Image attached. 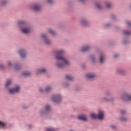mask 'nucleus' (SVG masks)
I'll list each match as a JSON object with an SVG mask.
<instances>
[{
  "label": "nucleus",
  "instance_id": "nucleus-16",
  "mask_svg": "<svg viewBox=\"0 0 131 131\" xmlns=\"http://www.w3.org/2000/svg\"><path fill=\"white\" fill-rule=\"evenodd\" d=\"M110 127L112 129H114L115 130H116V129H118V126L116 125H111L110 126Z\"/></svg>",
  "mask_w": 131,
  "mask_h": 131
},
{
  "label": "nucleus",
  "instance_id": "nucleus-18",
  "mask_svg": "<svg viewBox=\"0 0 131 131\" xmlns=\"http://www.w3.org/2000/svg\"><path fill=\"white\" fill-rule=\"evenodd\" d=\"M6 125H7L6 123H4L0 121V126H1L2 128L6 127Z\"/></svg>",
  "mask_w": 131,
  "mask_h": 131
},
{
  "label": "nucleus",
  "instance_id": "nucleus-37",
  "mask_svg": "<svg viewBox=\"0 0 131 131\" xmlns=\"http://www.w3.org/2000/svg\"><path fill=\"white\" fill-rule=\"evenodd\" d=\"M29 128H31V127H32V126L31 125H29Z\"/></svg>",
  "mask_w": 131,
  "mask_h": 131
},
{
  "label": "nucleus",
  "instance_id": "nucleus-19",
  "mask_svg": "<svg viewBox=\"0 0 131 131\" xmlns=\"http://www.w3.org/2000/svg\"><path fill=\"white\" fill-rule=\"evenodd\" d=\"M30 74H31V73L27 71L23 73V75H24L25 76H29Z\"/></svg>",
  "mask_w": 131,
  "mask_h": 131
},
{
  "label": "nucleus",
  "instance_id": "nucleus-35",
  "mask_svg": "<svg viewBox=\"0 0 131 131\" xmlns=\"http://www.w3.org/2000/svg\"><path fill=\"white\" fill-rule=\"evenodd\" d=\"M9 66H12V64L11 63V62H8Z\"/></svg>",
  "mask_w": 131,
  "mask_h": 131
},
{
  "label": "nucleus",
  "instance_id": "nucleus-20",
  "mask_svg": "<svg viewBox=\"0 0 131 131\" xmlns=\"http://www.w3.org/2000/svg\"><path fill=\"white\" fill-rule=\"evenodd\" d=\"M104 55H101L100 56V62L103 63V62L104 61Z\"/></svg>",
  "mask_w": 131,
  "mask_h": 131
},
{
  "label": "nucleus",
  "instance_id": "nucleus-39",
  "mask_svg": "<svg viewBox=\"0 0 131 131\" xmlns=\"http://www.w3.org/2000/svg\"><path fill=\"white\" fill-rule=\"evenodd\" d=\"M40 93H42V89H40Z\"/></svg>",
  "mask_w": 131,
  "mask_h": 131
},
{
  "label": "nucleus",
  "instance_id": "nucleus-40",
  "mask_svg": "<svg viewBox=\"0 0 131 131\" xmlns=\"http://www.w3.org/2000/svg\"><path fill=\"white\" fill-rule=\"evenodd\" d=\"M80 2H84V0H79Z\"/></svg>",
  "mask_w": 131,
  "mask_h": 131
},
{
  "label": "nucleus",
  "instance_id": "nucleus-38",
  "mask_svg": "<svg viewBox=\"0 0 131 131\" xmlns=\"http://www.w3.org/2000/svg\"><path fill=\"white\" fill-rule=\"evenodd\" d=\"M117 57H118V55H115V56H114V58H117Z\"/></svg>",
  "mask_w": 131,
  "mask_h": 131
},
{
  "label": "nucleus",
  "instance_id": "nucleus-7",
  "mask_svg": "<svg viewBox=\"0 0 131 131\" xmlns=\"http://www.w3.org/2000/svg\"><path fill=\"white\" fill-rule=\"evenodd\" d=\"M31 9L34 10V11H40V6L38 5H34L31 7Z\"/></svg>",
  "mask_w": 131,
  "mask_h": 131
},
{
  "label": "nucleus",
  "instance_id": "nucleus-22",
  "mask_svg": "<svg viewBox=\"0 0 131 131\" xmlns=\"http://www.w3.org/2000/svg\"><path fill=\"white\" fill-rule=\"evenodd\" d=\"M48 31L50 32V33H51V34H52L53 35L56 34V32H55V31H54L52 29H49Z\"/></svg>",
  "mask_w": 131,
  "mask_h": 131
},
{
  "label": "nucleus",
  "instance_id": "nucleus-15",
  "mask_svg": "<svg viewBox=\"0 0 131 131\" xmlns=\"http://www.w3.org/2000/svg\"><path fill=\"white\" fill-rule=\"evenodd\" d=\"M104 118H105L104 115H97V120H103Z\"/></svg>",
  "mask_w": 131,
  "mask_h": 131
},
{
  "label": "nucleus",
  "instance_id": "nucleus-5",
  "mask_svg": "<svg viewBox=\"0 0 131 131\" xmlns=\"http://www.w3.org/2000/svg\"><path fill=\"white\" fill-rule=\"evenodd\" d=\"M19 91H20V87L19 86H17L14 89H10L9 90V93L10 94H15V93H18Z\"/></svg>",
  "mask_w": 131,
  "mask_h": 131
},
{
  "label": "nucleus",
  "instance_id": "nucleus-32",
  "mask_svg": "<svg viewBox=\"0 0 131 131\" xmlns=\"http://www.w3.org/2000/svg\"><path fill=\"white\" fill-rule=\"evenodd\" d=\"M18 24H19V25H21V24H24V21H23V20L20 21L18 23Z\"/></svg>",
  "mask_w": 131,
  "mask_h": 131
},
{
  "label": "nucleus",
  "instance_id": "nucleus-13",
  "mask_svg": "<svg viewBox=\"0 0 131 131\" xmlns=\"http://www.w3.org/2000/svg\"><path fill=\"white\" fill-rule=\"evenodd\" d=\"M50 110H51V106L47 105L45 108V110L42 112L43 113H46V112H48V111H50Z\"/></svg>",
  "mask_w": 131,
  "mask_h": 131
},
{
  "label": "nucleus",
  "instance_id": "nucleus-24",
  "mask_svg": "<svg viewBox=\"0 0 131 131\" xmlns=\"http://www.w3.org/2000/svg\"><path fill=\"white\" fill-rule=\"evenodd\" d=\"M51 90H52V88H51V86H48L46 88V90H45V92H50V91H51Z\"/></svg>",
  "mask_w": 131,
  "mask_h": 131
},
{
  "label": "nucleus",
  "instance_id": "nucleus-2",
  "mask_svg": "<svg viewBox=\"0 0 131 131\" xmlns=\"http://www.w3.org/2000/svg\"><path fill=\"white\" fill-rule=\"evenodd\" d=\"M121 99L123 101H131V95L129 93H125L121 95Z\"/></svg>",
  "mask_w": 131,
  "mask_h": 131
},
{
  "label": "nucleus",
  "instance_id": "nucleus-6",
  "mask_svg": "<svg viewBox=\"0 0 131 131\" xmlns=\"http://www.w3.org/2000/svg\"><path fill=\"white\" fill-rule=\"evenodd\" d=\"M41 37L42 38L45 39V43L46 45H50V43H51V41L49 40L48 38H47V36H46V34H42L41 35Z\"/></svg>",
  "mask_w": 131,
  "mask_h": 131
},
{
  "label": "nucleus",
  "instance_id": "nucleus-28",
  "mask_svg": "<svg viewBox=\"0 0 131 131\" xmlns=\"http://www.w3.org/2000/svg\"><path fill=\"white\" fill-rule=\"evenodd\" d=\"M124 34H125V35H129V34H131L130 32L128 31H125L124 32Z\"/></svg>",
  "mask_w": 131,
  "mask_h": 131
},
{
  "label": "nucleus",
  "instance_id": "nucleus-12",
  "mask_svg": "<svg viewBox=\"0 0 131 131\" xmlns=\"http://www.w3.org/2000/svg\"><path fill=\"white\" fill-rule=\"evenodd\" d=\"M87 78H95L96 75L95 74L89 73L86 75Z\"/></svg>",
  "mask_w": 131,
  "mask_h": 131
},
{
  "label": "nucleus",
  "instance_id": "nucleus-27",
  "mask_svg": "<svg viewBox=\"0 0 131 131\" xmlns=\"http://www.w3.org/2000/svg\"><path fill=\"white\" fill-rule=\"evenodd\" d=\"M104 111H103L102 110H99V111L98 115H104Z\"/></svg>",
  "mask_w": 131,
  "mask_h": 131
},
{
  "label": "nucleus",
  "instance_id": "nucleus-17",
  "mask_svg": "<svg viewBox=\"0 0 131 131\" xmlns=\"http://www.w3.org/2000/svg\"><path fill=\"white\" fill-rule=\"evenodd\" d=\"M66 78L68 79V80H72V79H73V77L70 75H67L66 76Z\"/></svg>",
  "mask_w": 131,
  "mask_h": 131
},
{
  "label": "nucleus",
  "instance_id": "nucleus-34",
  "mask_svg": "<svg viewBox=\"0 0 131 131\" xmlns=\"http://www.w3.org/2000/svg\"><path fill=\"white\" fill-rule=\"evenodd\" d=\"M52 2L53 0H48V3H49L50 4L52 3Z\"/></svg>",
  "mask_w": 131,
  "mask_h": 131
},
{
  "label": "nucleus",
  "instance_id": "nucleus-3",
  "mask_svg": "<svg viewBox=\"0 0 131 131\" xmlns=\"http://www.w3.org/2000/svg\"><path fill=\"white\" fill-rule=\"evenodd\" d=\"M77 119H78L79 121H82L83 122H88V121H89L88 118L83 115H79L77 117Z\"/></svg>",
  "mask_w": 131,
  "mask_h": 131
},
{
  "label": "nucleus",
  "instance_id": "nucleus-21",
  "mask_svg": "<svg viewBox=\"0 0 131 131\" xmlns=\"http://www.w3.org/2000/svg\"><path fill=\"white\" fill-rule=\"evenodd\" d=\"M57 129L55 128H47L46 131H56Z\"/></svg>",
  "mask_w": 131,
  "mask_h": 131
},
{
  "label": "nucleus",
  "instance_id": "nucleus-4",
  "mask_svg": "<svg viewBox=\"0 0 131 131\" xmlns=\"http://www.w3.org/2000/svg\"><path fill=\"white\" fill-rule=\"evenodd\" d=\"M52 99L53 102H56V103H59V102H61V100H62L61 96L58 95H54L53 96H52Z\"/></svg>",
  "mask_w": 131,
  "mask_h": 131
},
{
  "label": "nucleus",
  "instance_id": "nucleus-41",
  "mask_svg": "<svg viewBox=\"0 0 131 131\" xmlns=\"http://www.w3.org/2000/svg\"><path fill=\"white\" fill-rule=\"evenodd\" d=\"M91 115H96V114H95V113H93L92 114H91Z\"/></svg>",
  "mask_w": 131,
  "mask_h": 131
},
{
  "label": "nucleus",
  "instance_id": "nucleus-26",
  "mask_svg": "<svg viewBox=\"0 0 131 131\" xmlns=\"http://www.w3.org/2000/svg\"><path fill=\"white\" fill-rule=\"evenodd\" d=\"M96 8L99 10H101L102 9V6H101V5L97 4H96Z\"/></svg>",
  "mask_w": 131,
  "mask_h": 131
},
{
  "label": "nucleus",
  "instance_id": "nucleus-43",
  "mask_svg": "<svg viewBox=\"0 0 131 131\" xmlns=\"http://www.w3.org/2000/svg\"><path fill=\"white\" fill-rule=\"evenodd\" d=\"M15 69H17L16 67H15Z\"/></svg>",
  "mask_w": 131,
  "mask_h": 131
},
{
  "label": "nucleus",
  "instance_id": "nucleus-8",
  "mask_svg": "<svg viewBox=\"0 0 131 131\" xmlns=\"http://www.w3.org/2000/svg\"><path fill=\"white\" fill-rule=\"evenodd\" d=\"M19 54L21 58H25L26 57V52L24 50H21L19 52Z\"/></svg>",
  "mask_w": 131,
  "mask_h": 131
},
{
  "label": "nucleus",
  "instance_id": "nucleus-10",
  "mask_svg": "<svg viewBox=\"0 0 131 131\" xmlns=\"http://www.w3.org/2000/svg\"><path fill=\"white\" fill-rule=\"evenodd\" d=\"M120 120L123 122H126L128 121V118L124 116H122L120 118Z\"/></svg>",
  "mask_w": 131,
  "mask_h": 131
},
{
  "label": "nucleus",
  "instance_id": "nucleus-9",
  "mask_svg": "<svg viewBox=\"0 0 131 131\" xmlns=\"http://www.w3.org/2000/svg\"><path fill=\"white\" fill-rule=\"evenodd\" d=\"M30 31H31V30H30V28H24L21 29V32L23 33H25L26 34L27 33H29Z\"/></svg>",
  "mask_w": 131,
  "mask_h": 131
},
{
  "label": "nucleus",
  "instance_id": "nucleus-31",
  "mask_svg": "<svg viewBox=\"0 0 131 131\" xmlns=\"http://www.w3.org/2000/svg\"><path fill=\"white\" fill-rule=\"evenodd\" d=\"M111 7V4L110 3L106 4V8H110Z\"/></svg>",
  "mask_w": 131,
  "mask_h": 131
},
{
  "label": "nucleus",
  "instance_id": "nucleus-14",
  "mask_svg": "<svg viewBox=\"0 0 131 131\" xmlns=\"http://www.w3.org/2000/svg\"><path fill=\"white\" fill-rule=\"evenodd\" d=\"M90 49H91V48L89 46L82 47L81 52H86L87 51H89Z\"/></svg>",
  "mask_w": 131,
  "mask_h": 131
},
{
  "label": "nucleus",
  "instance_id": "nucleus-30",
  "mask_svg": "<svg viewBox=\"0 0 131 131\" xmlns=\"http://www.w3.org/2000/svg\"><path fill=\"white\" fill-rule=\"evenodd\" d=\"M119 74H123V71L120 70L118 71Z\"/></svg>",
  "mask_w": 131,
  "mask_h": 131
},
{
  "label": "nucleus",
  "instance_id": "nucleus-36",
  "mask_svg": "<svg viewBox=\"0 0 131 131\" xmlns=\"http://www.w3.org/2000/svg\"><path fill=\"white\" fill-rule=\"evenodd\" d=\"M3 67H3V64L0 65V68H1V69H3Z\"/></svg>",
  "mask_w": 131,
  "mask_h": 131
},
{
  "label": "nucleus",
  "instance_id": "nucleus-1",
  "mask_svg": "<svg viewBox=\"0 0 131 131\" xmlns=\"http://www.w3.org/2000/svg\"><path fill=\"white\" fill-rule=\"evenodd\" d=\"M63 54H64L63 50H59L55 53L56 59L58 60L57 66L59 68L70 65V62L63 57Z\"/></svg>",
  "mask_w": 131,
  "mask_h": 131
},
{
  "label": "nucleus",
  "instance_id": "nucleus-23",
  "mask_svg": "<svg viewBox=\"0 0 131 131\" xmlns=\"http://www.w3.org/2000/svg\"><path fill=\"white\" fill-rule=\"evenodd\" d=\"M11 80H7L6 84V88H8V86H9V85H10V84H11Z\"/></svg>",
  "mask_w": 131,
  "mask_h": 131
},
{
  "label": "nucleus",
  "instance_id": "nucleus-25",
  "mask_svg": "<svg viewBox=\"0 0 131 131\" xmlns=\"http://www.w3.org/2000/svg\"><path fill=\"white\" fill-rule=\"evenodd\" d=\"M91 118H92V119H97V120H98V115H92L91 116Z\"/></svg>",
  "mask_w": 131,
  "mask_h": 131
},
{
  "label": "nucleus",
  "instance_id": "nucleus-29",
  "mask_svg": "<svg viewBox=\"0 0 131 131\" xmlns=\"http://www.w3.org/2000/svg\"><path fill=\"white\" fill-rule=\"evenodd\" d=\"M120 112H121V114H126V111L125 110H121L120 111Z\"/></svg>",
  "mask_w": 131,
  "mask_h": 131
},
{
  "label": "nucleus",
  "instance_id": "nucleus-42",
  "mask_svg": "<svg viewBox=\"0 0 131 131\" xmlns=\"http://www.w3.org/2000/svg\"><path fill=\"white\" fill-rule=\"evenodd\" d=\"M3 5H5V2H3Z\"/></svg>",
  "mask_w": 131,
  "mask_h": 131
},
{
  "label": "nucleus",
  "instance_id": "nucleus-11",
  "mask_svg": "<svg viewBox=\"0 0 131 131\" xmlns=\"http://www.w3.org/2000/svg\"><path fill=\"white\" fill-rule=\"evenodd\" d=\"M47 72V70L46 69H42L41 70H38L36 72V74H39L40 73H45Z\"/></svg>",
  "mask_w": 131,
  "mask_h": 131
},
{
  "label": "nucleus",
  "instance_id": "nucleus-33",
  "mask_svg": "<svg viewBox=\"0 0 131 131\" xmlns=\"http://www.w3.org/2000/svg\"><path fill=\"white\" fill-rule=\"evenodd\" d=\"M127 25L128 26H131V23L129 21L127 22Z\"/></svg>",
  "mask_w": 131,
  "mask_h": 131
},
{
  "label": "nucleus",
  "instance_id": "nucleus-44",
  "mask_svg": "<svg viewBox=\"0 0 131 131\" xmlns=\"http://www.w3.org/2000/svg\"><path fill=\"white\" fill-rule=\"evenodd\" d=\"M92 60H94V59H93V58H92Z\"/></svg>",
  "mask_w": 131,
  "mask_h": 131
}]
</instances>
